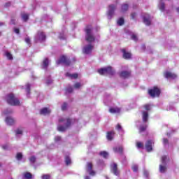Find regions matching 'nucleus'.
Masks as SVG:
<instances>
[{"instance_id":"nucleus-1","label":"nucleus","mask_w":179,"mask_h":179,"mask_svg":"<svg viewBox=\"0 0 179 179\" xmlns=\"http://www.w3.org/2000/svg\"><path fill=\"white\" fill-rule=\"evenodd\" d=\"M59 122H64L65 124V127L64 126H58L57 130L59 131V132H64L66 129V128H69V127H71V123L72 121H71V119H64V118H60L59 120Z\"/></svg>"},{"instance_id":"nucleus-2","label":"nucleus","mask_w":179,"mask_h":179,"mask_svg":"<svg viewBox=\"0 0 179 179\" xmlns=\"http://www.w3.org/2000/svg\"><path fill=\"white\" fill-rule=\"evenodd\" d=\"M7 103L8 104H10V106H19L20 104V102H19V99L15 97L13 94H10L7 95Z\"/></svg>"},{"instance_id":"nucleus-3","label":"nucleus","mask_w":179,"mask_h":179,"mask_svg":"<svg viewBox=\"0 0 179 179\" xmlns=\"http://www.w3.org/2000/svg\"><path fill=\"white\" fill-rule=\"evenodd\" d=\"M98 73L99 75H114V73H115V71H114L110 66H108L107 68L100 69L98 70Z\"/></svg>"},{"instance_id":"nucleus-4","label":"nucleus","mask_w":179,"mask_h":179,"mask_svg":"<svg viewBox=\"0 0 179 179\" xmlns=\"http://www.w3.org/2000/svg\"><path fill=\"white\" fill-rule=\"evenodd\" d=\"M86 31V36H85V40L88 43H93L94 41V36H93V32L91 28H87L85 29Z\"/></svg>"},{"instance_id":"nucleus-5","label":"nucleus","mask_w":179,"mask_h":179,"mask_svg":"<svg viewBox=\"0 0 179 179\" xmlns=\"http://www.w3.org/2000/svg\"><path fill=\"white\" fill-rule=\"evenodd\" d=\"M148 94L151 97H159L160 95V90L157 87H154L152 89L148 90Z\"/></svg>"},{"instance_id":"nucleus-6","label":"nucleus","mask_w":179,"mask_h":179,"mask_svg":"<svg viewBox=\"0 0 179 179\" xmlns=\"http://www.w3.org/2000/svg\"><path fill=\"white\" fill-rule=\"evenodd\" d=\"M86 170L87 173H89L90 176H96V171L93 170V164L92 162L87 163Z\"/></svg>"},{"instance_id":"nucleus-7","label":"nucleus","mask_w":179,"mask_h":179,"mask_svg":"<svg viewBox=\"0 0 179 179\" xmlns=\"http://www.w3.org/2000/svg\"><path fill=\"white\" fill-rule=\"evenodd\" d=\"M117 9V6L115 5H110L108 10V19H112L113 16H114V10Z\"/></svg>"},{"instance_id":"nucleus-8","label":"nucleus","mask_w":179,"mask_h":179,"mask_svg":"<svg viewBox=\"0 0 179 179\" xmlns=\"http://www.w3.org/2000/svg\"><path fill=\"white\" fill-rule=\"evenodd\" d=\"M35 40L36 42L38 41H45V34H44L41 31H38L37 35L35 37Z\"/></svg>"},{"instance_id":"nucleus-9","label":"nucleus","mask_w":179,"mask_h":179,"mask_svg":"<svg viewBox=\"0 0 179 179\" xmlns=\"http://www.w3.org/2000/svg\"><path fill=\"white\" fill-rule=\"evenodd\" d=\"M57 65L59 64H64V65H69L71 64V62L66 58L65 56H62L59 60L57 61Z\"/></svg>"},{"instance_id":"nucleus-10","label":"nucleus","mask_w":179,"mask_h":179,"mask_svg":"<svg viewBox=\"0 0 179 179\" xmlns=\"http://www.w3.org/2000/svg\"><path fill=\"white\" fill-rule=\"evenodd\" d=\"M111 171L115 174V176H119L120 175V171H118V169L117 168V164L113 163L110 166Z\"/></svg>"},{"instance_id":"nucleus-11","label":"nucleus","mask_w":179,"mask_h":179,"mask_svg":"<svg viewBox=\"0 0 179 179\" xmlns=\"http://www.w3.org/2000/svg\"><path fill=\"white\" fill-rule=\"evenodd\" d=\"M92 50H93V45H88L83 48V52L85 54H90V52H92Z\"/></svg>"},{"instance_id":"nucleus-12","label":"nucleus","mask_w":179,"mask_h":179,"mask_svg":"<svg viewBox=\"0 0 179 179\" xmlns=\"http://www.w3.org/2000/svg\"><path fill=\"white\" fill-rule=\"evenodd\" d=\"M164 76L167 79H176L177 78V75L171 72H166Z\"/></svg>"},{"instance_id":"nucleus-13","label":"nucleus","mask_w":179,"mask_h":179,"mask_svg":"<svg viewBox=\"0 0 179 179\" xmlns=\"http://www.w3.org/2000/svg\"><path fill=\"white\" fill-rule=\"evenodd\" d=\"M143 22L147 26L150 24V16H149V14H145L143 15Z\"/></svg>"},{"instance_id":"nucleus-14","label":"nucleus","mask_w":179,"mask_h":179,"mask_svg":"<svg viewBox=\"0 0 179 179\" xmlns=\"http://www.w3.org/2000/svg\"><path fill=\"white\" fill-rule=\"evenodd\" d=\"M120 78H123V79H127V78H129L131 76V72L130 71H122L120 73Z\"/></svg>"},{"instance_id":"nucleus-15","label":"nucleus","mask_w":179,"mask_h":179,"mask_svg":"<svg viewBox=\"0 0 179 179\" xmlns=\"http://www.w3.org/2000/svg\"><path fill=\"white\" fill-rule=\"evenodd\" d=\"M50 113H51V110L48 109V108H44L40 111V114L42 115H47L48 114H50Z\"/></svg>"},{"instance_id":"nucleus-16","label":"nucleus","mask_w":179,"mask_h":179,"mask_svg":"<svg viewBox=\"0 0 179 179\" xmlns=\"http://www.w3.org/2000/svg\"><path fill=\"white\" fill-rule=\"evenodd\" d=\"M6 122L7 125H13V124H15V120L11 117H7L6 118Z\"/></svg>"},{"instance_id":"nucleus-17","label":"nucleus","mask_w":179,"mask_h":179,"mask_svg":"<svg viewBox=\"0 0 179 179\" xmlns=\"http://www.w3.org/2000/svg\"><path fill=\"white\" fill-rule=\"evenodd\" d=\"M114 135H115V132H114V131H108L107 134L108 141H113V138H114Z\"/></svg>"},{"instance_id":"nucleus-18","label":"nucleus","mask_w":179,"mask_h":179,"mask_svg":"<svg viewBox=\"0 0 179 179\" xmlns=\"http://www.w3.org/2000/svg\"><path fill=\"white\" fill-rule=\"evenodd\" d=\"M145 148L148 152H151L152 150V141H148L145 143Z\"/></svg>"},{"instance_id":"nucleus-19","label":"nucleus","mask_w":179,"mask_h":179,"mask_svg":"<svg viewBox=\"0 0 179 179\" xmlns=\"http://www.w3.org/2000/svg\"><path fill=\"white\" fill-rule=\"evenodd\" d=\"M122 52H123V57L125 58V59H129V58H131V53L127 52L125 49H122Z\"/></svg>"},{"instance_id":"nucleus-20","label":"nucleus","mask_w":179,"mask_h":179,"mask_svg":"<svg viewBox=\"0 0 179 179\" xmlns=\"http://www.w3.org/2000/svg\"><path fill=\"white\" fill-rule=\"evenodd\" d=\"M66 76L70 78L71 79H78V73L71 74L69 73H66Z\"/></svg>"},{"instance_id":"nucleus-21","label":"nucleus","mask_w":179,"mask_h":179,"mask_svg":"<svg viewBox=\"0 0 179 179\" xmlns=\"http://www.w3.org/2000/svg\"><path fill=\"white\" fill-rule=\"evenodd\" d=\"M109 111L112 114H115V113H120V111H121V109H120V108H110L109 109Z\"/></svg>"},{"instance_id":"nucleus-22","label":"nucleus","mask_w":179,"mask_h":179,"mask_svg":"<svg viewBox=\"0 0 179 179\" xmlns=\"http://www.w3.org/2000/svg\"><path fill=\"white\" fill-rule=\"evenodd\" d=\"M21 17L24 22H27V20H29V14L22 13L21 14Z\"/></svg>"},{"instance_id":"nucleus-23","label":"nucleus","mask_w":179,"mask_h":179,"mask_svg":"<svg viewBox=\"0 0 179 179\" xmlns=\"http://www.w3.org/2000/svg\"><path fill=\"white\" fill-rule=\"evenodd\" d=\"M113 150L115 153H122V150H124V149L122 148V147L119 146L114 148Z\"/></svg>"},{"instance_id":"nucleus-24","label":"nucleus","mask_w":179,"mask_h":179,"mask_svg":"<svg viewBox=\"0 0 179 179\" xmlns=\"http://www.w3.org/2000/svg\"><path fill=\"white\" fill-rule=\"evenodd\" d=\"M148 111L143 112V121L144 122H146V121H148Z\"/></svg>"},{"instance_id":"nucleus-25","label":"nucleus","mask_w":179,"mask_h":179,"mask_svg":"<svg viewBox=\"0 0 179 179\" xmlns=\"http://www.w3.org/2000/svg\"><path fill=\"white\" fill-rule=\"evenodd\" d=\"M164 1H166V0H160V3H159V8L160 9V10H164V3H163Z\"/></svg>"},{"instance_id":"nucleus-26","label":"nucleus","mask_w":179,"mask_h":179,"mask_svg":"<svg viewBox=\"0 0 179 179\" xmlns=\"http://www.w3.org/2000/svg\"><path fill=\"white\" fill-rule=\"evenodd\" d=\"M48 63H49V62H48V59H45L44 60H43V69H45V68H47V66H48Z\"/></svg>"},{"instance_id":"nucleus-27","label":"nucleus","mask_w":179,"mask_h":179,"mask_svg":"<svg viewBox=\"0 0 179 179\" xmlns=\"http://www.w3.org/2000/svg\"><path fill=\"white\" fill-rule=\"evenodd\" d=\"M100 155L104 157V159H107V157H108V152L106 151H102L100 152Z\"/></svg>"},{"instance_id":"nucleus-28","label":"nucleus","mask_w":179,"mask_h":179,"mask_svg":"<svg viewBox=\"0 0 179 179\" xmlns=\"http://www.w3.org/2000/svg\"><path fill=\"white\" fill-rule=\"evenodd\" d=\"M124 18L120 17V18L118 19L117 23L118 26H122V24H124Z\"/></svg>"},{"instance_id":"nucleus-29","label":"nucleus","mask_w":179,"mask_h":179,"mask_svg":"<svg viewBox=\"0 0 179 179\" xmlns=\"http://www.w3.org/2000/svg\"><path fill=\"white\" fill-rule=\"evenodd\" d=\"M166 170H167V168H166V166H164L163 165L159 166L160 173H166Z\"/></svg>"},{"instance_id":"nucleus-30","label":"nucleus","mask_w":179,"mask_h":179,"mask_svg":"<svg viewBox=\"0 0 179 179\" xmlns=\"http://www.w3.org/2000/svg\"><path fill=\"white\" fill-rule=\"evenodd\" d=\"M122 12H126V10H128V4H123L122 6Z\"/></svg>"},{"instance_id":"nucleus-31","label":"nucleus","mask_w":179,"mask_h":179,"mask_svg":"<svg viewBox=\"0 0 179 179\" xmlns=\"http://www.w3.org/2000/svg\"><path fill=\"white\" fill-rule=\"evenodd\" d=\"M6 56L7 57L8 59H13V57H12V54L9 52H6Z\"/></svg>"},{"instance_id":"nucleus-32","label":"nucleus","mask_w":179,"mask_h":179,"mask_svg":"<svg viewBox=\"0 0 179 179\" xmlns=\"http://www.w3.org/2000/svg\"><path fill=\"white\" fill-rule=\"evenodd\" d=\"M24 177L25 178H27V179H30V178H31V173H29V172L25 173L24 174Z\"/></svg>"},{"instance_id":"nucleus-33","label":"nucleus","mask_w":179,"mask_h":179,"mask_svg":"<svg viewBox=\"0 0 179 179\" xmlns=\"http://www.w3.org/2000/svg\"><path fill=\"white\" fill-rule=\"evenodd\" d=\"M15 134L16 135H22V134H23V130L22 129H17L15 131Z\"/></svg>"},{"instance_id":"nucleus-34","label":"nucleus","mask_w":179,"mask_h":179,"mask_svg":"<svg viewBox=\"0 0 179 179\" xmlns=\"http://www.w3.org/2000/svg\"><path fill=\"white\" fill-rule=\"evenodd\" d=\"M116 129L119 131V132H122V127H121V124H117L116 126Z\"/></svg>"},{"instance_id":"nucleus-35","label":"nucleus","mask_w":179,"mask_h":179,"mask_svg":"<svg viewBox=\"0 0 179 179\" xmlns=\"http://www.w3.org/2000/svg\"><path fill=\"white\" fill-rule=\"evenodd\" d=\"M22 157H23V155H22V153L18 152L16 155V159L18 160H22Z\"/></svg>"},{"instance_id":"nucleus-36","label":"nucleus","mask_w":179,"mask_h":179,"mask_svg":"<svg viewBox=\"0 0 179 179\" xmlns=\"http://www.w3.org/2000/svg\"><path fill=\"white\" fill-rule=\"evenodd\" d=\"M146 125L141 126L139 129L140 132H143V131H146Z\"/></svg>"},{"instance_id":"nucleus-37","label":"nucleus","mask_w":179,"mask_h":179,"mask_svg":"<svg viewBox=\"0 0 179 179\" xmlns=\"http://www.w3.org/2000/svg\"><path fill=\"white\" fill-rule=\"evenodd\" d=\"M66 164L68 166L71 163V158L69 157H66L65 158Z\"/></svg>"},{"instance_id":"nucleus-38","label":"nucleus","mask_w":179,"mask_h":179,"mask_svg":"<svg viewBox=\"0 0 179 179\" xmlns=\"http://www.w3.org/2000/svg\"><path fill=\"white\" fill-rule=\"evenodd\" d=\"M26 92H27V94H29V93H30V84L26 85Z\"/></svg>"},{"instance_id":"nucleus-39","label":"nucleus","mask_w":179,"mask_h":179,"mask_svg":"<svg viewBox=\"0 0 179 179\" xmlns=\"http://www.w3.org/2000/svg\"><path fill=\"white\" fill-rule=\"evenodd\" d=\"M29 162L31 163H35L36 162V157L32 156L29 158Z\"/></svg>"},{"instance_id":"nucleus-40","label":"nucleus","mask_w":179,"mask_h":179,"mask_svg":"<svg viewBox=\"0 0 179 179\" xmlns=\"http://www.w3.org/2000/svg\"><path fill=\"white\" fill-rule=\"evenodd\" d=\"M82 87V84H80V83H76L75 85H74V87L76 89H79V87Z\"/></svg>"},{"instance_id":"nucleus-41","label":"nucleus","mask_w":179,"mask_h":179,"mask_svg":"<svg viewBox=\"0 0 179 179\" xmlns=\"http://www.w3.org/2000/svg\"><path fill=\"white\" fill-rule=\"evenodd\" d=\"M66 107H68V104L66 103H63V105L62 106V110L64 111V110H66Z\"/></svg>"},{"instance_id":"nucleus-42","label":"nucleus","mask_w":179,"mask_h":179,"mask_svg":"<svg viewBox=\"0 0 179 179\" xmlns=\"http://www.w3.org/2000/svg\"><path fill=\"white\" fill-rule=\"evenodd\" d=\"M166 160H167V157L166 156H163L162 157V164H166Z\"/></svg>"},{"instance_id":"nucleus-43","label":"nucleus","mask_w":179,"mask_h":179,"mask_svg":"<svg viewBox=\"0 0 179 179\" xmlns=\"http://www.w3.org/2000/svg\"><path fill=\"white\" fill-rule=\"evenodd\" d=\"M42 179H51V176L50 175H43Z\"/></svg>"},{"instance_id":"nucleus-44","label":"nucleus","mask_w":179,"mask_h":179,"mask_svg":"<svg viewBox=\"0 0 179 179\" xmlns=\"http://www.w3.org/2000/svg\"><path fill=\"white\" fill-rule=\"evenodd\" d=\"M137 148H143V144L141 142L137 143Z\"/></svg>"},{"instance_id":"nucleus-45","label":"nucleus","mask_w":179,"mask_h":179,"mask_svg":"<svg viewBox=\"0 0 179 179\" xmlns=\"http://www.w3.org/2000/svg\"><path fill=\"white\" fill-rule=\"evenodd\" d=\"M132 170H133V171H138V166L137 165H134L132 166Z\"/></svg>"},{"instance_id":"nucleus-46","label":"nucleus","mask_w":179,"mask_h":179,"mask_svg":"<svg viewBox=\"0 0 179 179\" xmlns=\"http://www.w3.org/2000/svg\"><path fill=\"white\" fill-rule=\"evenodd\" d=\"M144 108L147 110V111H149V110H150V105H145Z\"/></svg>"},{"instance_id":"nucleus-47","label":"nucleus","mask_w":179,"mask_h":179,"mask_svg":"<svg viewBox=\"0 0 179 179\" xmlns=\"http://www.w3.org/2000/svg\"><path fill=\"white\" fill-rule=\"evenodd\" d=\"M55 142H59V141H61V137L60 136H56L55 138Z\"/></svg>"},{"instance_id":"nucleus-48","label":"nucleus","mask_w":179,"mask_h":179,"mask_svg":"<svg viewBox=\"0 0 179 179\" xmlns=\"http://www.w3.org/2000/svg\"><path fill=\"white\" fill-rule=\"evenodd\" d=\"M131 38H132V40H134V41H136V40H138V38L136 37V35H135V34H133L131 36Z\"/></svg>"},{"instance_id":"nucleus-49","label":"nucleus","mask_w":179,"mask_h":179,"mask_svg":"<svg viewBox=\"0 0 179 179\" xmlns=\"http://www.w3.org/2000/svg\"><path fill=\"white\" fill-rule=\"evenodd\" d=\"M73 91V89L72 88V87L67 88V92L69 93H72Z\"/></svg>"},{"instance_id":"nucleus-50","label":"nucleus","mask_w":179,"mask_h":179,"mask_svg":"<svg viewBox=\"0 0 179 179\" xmlns=\"http://www.w3.org/2000/svg\"><path fill=\"white\" fill-rule=\"evenodd\" d=\"M163 143L164 145H167V143H169V140L167 138H164Z\"/></svg>"},{"instance_id":"nucleus-51","label":"nucleus","mask_w":179,"mask_h":179,"mask_svg":"<svg viewBox=\"0 0 179 179\" xmlns=\"http://www.w3.org/2000/svg\"><path fill=\"white\" fill-rule=\"evenodd\" d=\"M14 31H15V33H16V34H19V33H20L19 29H17V28H15Z\"/></svg>"},{"instance_id":"nucleus-52","label":"nucleus","mask_w":179,"mask_h":179,"mask_svg":"<svg viewBox=\"0 0 179 179\" xmlns=\"http://www.w3.org/2000/svg\"><path fill=\"white\" fill-rule=\"evenodd\" d=\"M46 83H47V85H50V84L52 83V80H51V79L48 80L46 81Z\"/></svg>"},{"instance_id":"nucleus-53","label":"nucleus","mask_w":179,"mask_h":179,"mask_svg":"<svg viewBox=\"0 0 179 179\" xmlns=\"http://www.w3.org/2000/svg\"><path fill=\"white\" fill-rule=\"evenodd\" d=\"M131 19H135V16H136V13H131Z\"/></svg>"},{"instance_id":"nucleus-54","label":"nucleus","mask_w":179,"mask_h":179,"mask_svg":"<svg viewBox=\"0 0 179 179\" xmlns=\"http://www.w3.org/2000/svg\"><path fill=\"white\" fill-rule=\"evenodd\" d=\"M25 41H26V43H27V44H30V38H25Z\"/></svg>"},{"instance_id":"nucleus-55","label":"nucleus","mask_w":179,"mask_h":179,"mask_svg":"<svg viewBox=\"0 0 179 179\" xmlns=\"http://www.w3.org/2000/svg\"><path fill=\"white\" fill-rule=\"evenodd\" d=\"M144 175L145 176V177H148V176H149V173H148V171H145Z\"/></svg>"},{"instance_id":"nucleus-56","label":"nucleus","mask_w":179,"mask_h":179,"mask_svg":"<svg viewBox=\"0 0 179 179\" xmlns=\"http://www.w3.org/2000/svg\"><path fill=\"white\" fill-rule=\"evenodd\" d=\"M10 23L11 24H15V20L12 19Z\"/></svg>"},{"instance_id":"nucleus-57","label":"nucleus","mask_w":179,"mask_h":179,"mask_svg":"<svg viewBox=\"0 0 179 179\" xmlns=\"http://www.w3.org/2000/svg\"><path fill=\"white\" fill-rule=\"evenodd\" d=\"M10 113H12V110H9L8 112H4V114H10Z\"/></svg>"},{"instance_id":"nucleus-58","label":"nucleus","mask_w":179,"mask_h":179,"mask_svg":"<svg viewBox=\"0 0 179 179\" xmlns=\"http://www.w3.org/2000/svg\"><path fill=\"white\" fill-rule=\"evenodd\" d=\"M9 5H10V3H7L6 4V6H9Z\"/></svg>"},{"instance_id":"nucleus-59","label":"nucleus","mask_w":179,"mask_h":179,"mask_svg":"<svg viewBox=\"0 0 179 179\" xmlns=\"http://www.w3.org/2000/svg\"><path fill=\"white\" fill-rule=\"evenodd\" d=\"M85 179H90L89 176H86Z\"/></svg>"},{"instance_id":"nucleus-60","label":"nucleus","mask_w":179,"mask_h":179,"mask_svg":"<svg viewBox=\"0 0 179 179\" xmlns=\"http://www.w3.org/2000/svg\"><path fill=\"white\" fill-rule=\"evenodd\" d=\"M0 26H3V23L0 22Z\"/></svg>"},{"instance_id":"nucleus-61","label":"nucleus","mask_w":179,"mask_h":179,"mask_svg":"<svg viewBox=\"0 0 179 179\" xmlns=\"http://www.w3.org/2000/svg\"><path fill=\"white\" fill-rule=\"evenodd\" d=\"M3 149H6V147H5V146H3Z\"/></svg>"},{"instance_id":"nucleus-62","label":"nucleus","mask_w":179,"mask_h":179,"mask_svg":"<svg viewBox=\"0 0 179 179\" xmlns=\"http://www.w3.org/2000/svg\"><path fill=\"white\" fill-rule=\"evenodd\" d=\"M0 36H1V32H0Z\"/></svg>"}]
</instances>
